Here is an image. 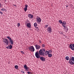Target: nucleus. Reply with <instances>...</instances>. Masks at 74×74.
<instances>
[{"instance_id":"obj_1","label":"nucleus","mask_w":74,"mask_h":74,"mask_svg":"<svg viewBox=\"0 0 74 74\" xmlns=\"http://www.w3.org/2000/svg\"><path fill=\"white\" fill-rule=\"evenodd\" d=\"M39 53L40 55L43 56H45L47 55V53H46V51H45V49H41L39 51Z\"/></svg>"},{"instance_id":"obj_2","label":"nucleus","mask_w":74,"mask_h":74,"mask_svg":"<svg viewBox=\"0 0 74 74\" xmlns=\"http://www.w3.org/2000/svg\"><path fill=\"white\" fill-rule=\"evenodd\" d=\"M69 62L70 63V64H74V57H72L71 59L70 58L69 59Z\"/></svg>"},{"instance_id":"obj_3","label":"nucleus","mask_w":74,"mask_h":74,"mask_svg":"<svg viewBox=\"0 0 74 74\" xmlns=\"http://www.w3.org/2000/svg\"><path fill=\"white\" fill-rule=\"evenodd\" d=\"M29 49L30 51H32V52H34V47L33 46H31L29 47L28 48Z\"/></svg>"},{"instance_id":"obj_4","label":"nucleus","mask_w":74,"mask_h":74,"mask_svg":"<svg viewBox=\"0 0 74 74\" xmlns=\"http://www.w3.org/2000/svg\"><path fill=\"white\" fill-rule=\"evenodd\" d=\"M35 56L38 59H39L40 58V56L38 54V52H36L35 53Z\"/></svg>"},{"instance_id":"obj_5","label":"nucleus","mask_w":74,"mask_h":74,"mask_svg":"<svg viewBox=\"0 0 74 74\" xmlns=\"http://www.w3.org/2000/svg\"><path fill=\"white\" fill-rule=\"evenodd\" d=\"M4 44L8 45V40L7 39H5L4 40Z\"/></svg>"},{"instance_id":"obj_6","label":"nucleus","mask_w":74,"mask_h":74,"mask_svg":"<svg viewBox=\"0 0 74 74\" xmlns=\"http://www.w3.org/2000/svg\"><path fill=\"white\" fill-rule=\"evenodd\" d=\"M69 47L71 49L74 50V43L73 44H71L69 45Z\"/></svg>"},{"instance_id":"obj_7","label":"nucleus","mask_w":74,"mask_h":74,"mask_svg":"<svg viewBox=\"0 0 74 74\" xmlns=\"http://www.w3.org/2000/svg\"><path fill=\"white\" fill-rule=\"evenodd\" d=\"M36 21L38 23H40L41 22V19L40 18V17H38L36 18Z\"/></svg>"},{"instance_id":"obj_8","label":"nucleus","mask_w":74,"mask_h":74,"mask_svg":"<svg viewBox=\"0 0 74 74\" xmlns=\"http://www.w3.org/2000/svg\"><path fill=\"white\" fill-rule=\"evenodd\" d=\"M47 30V32H49V33H51V32H52V29L51 28V27H48Z\"/></svg>"},{"instance_id":"obj_9","label":"nucleus","mask_w":74,"mask_h":74,"mask_svg":"<svg viewBox=\"0 0 74 74\" xmlns=\"http://www.w3.org/2000/svg\"><path fill=\"white\" fill-rule=\"evenodd\" d=\"M35 47L36 49L38 50L40 49V48H41V47H40V45H35Z\"/></svg>"},{"instance_id":"obj_10","label":"nucleus","mask_w":74,"mask_h":74,"mask_svg":"<svg viewBox=\"0 0 74 74\" xmlns=\"http://www.w3.org/2000/svg\"><path fill=\"white\" fill-rule=\"evenodd\" d=\"M40 59L42 61H43V62H45V58L44 57H41L40 58Z\"/></svg>"},{"instance_id":"obj_11","label":"nucleus","mask_w":74,"mask_h":74,"mask_svg":"<svg viewBox=\"0 0 74 74\" xmlns=\"http://www.w3.org/2000/svg\"><path fill=\"white\" fill-rule=\"evenodd\" d=\"M6 48L7 49H12V46L11 45H9L8 47H6Z\"/></svg>"},{"instance_id":"obj_12","label":"nucleus","mask_w":74,"mask_h":74,"mask_svg":"<svg viewBox=\"0 0 74 74\" xmlns=\"http://www.w3.org/2000/svg\"><path fill=\"white\" fill-rule=\"evenodd\" d=\"M24 68L26 70V71H28L29 70V68H27V66H26V65H25L24 66Z\"/></svg>"},{"instance_id":"obj_13","label":"nucleus","mask_w":74,"mask_h":74,"mask_svg":"<svg viewBox=\"0 0 74 74\" xmlns=\"http://www.w3.org/2000/svg\"><path fill=\"white\" fill-rule=\"evenodd\" d=\"M10 42H9L10 43V44H11V45H12L14 44V42L13 41V40H12V39H11L10 40Z\"/></svg>"},{"instance_id":"obj_14","label":"nucleus","mask_w":74,"mask_h":74,"mask_svg":"<svg viewBox=\"0 0 74 74\" xmlns=\"http://www.w3.org/2000/svg\"><path fill=\"white\" fill-rule=\"evenodd\" d=\"M27 27H30L31 25L30 23H27Z\"/></svg>"},{"instance_id":"obj_15","label":"nucleus","mask_w":74,"mask_h":74,"mask_svg":"<svg viewBox=\"0 0 74 74\" xmlns=\"http://www.w3.org/2000/svg\"><path fill=\"white\" fill-rule=\"evenodd\" d=\"M28 17L32 19V18H33V16L31 14H29L28 16Z\"/></svg>"},{"instance_id":"obj_16","label":"nucleus","mask_w":74,"mask_h":74,"mask_svg":"<svg viewBox=\"0 0 74 74\" xmlns=\"http://www.w3.org/2000/svg\"><path fill=\"white\" fill-rule=\"evenodd\" d=\"M48 56L49 58H51L52 56V55L51 53H49V54H48Z\"/></svg>"},{"instance_id":"obj_17","label":"nucleus","mask_w":74,"mask_h":74,"mask_svg":"<svg viewBox=\"0 0 74 74\" xmlns=\"http://www.w3.org/2000/svg\"><path fill=\"white\" fill-rule=\"evenodd\" d=\"M65 59L66 60H69V57L68 56H66V57Z\"/></svg>"},{"instance_id":"obj_18","label":"nucleus","mask_w":74,"mask_h":74,"mask_svg":"<svg viewBox=\"0 0 74 74\" xmlns=\"http://www.w3.org/2000/svg\"><path fill=\"white\" fill-rule=\"evenodd\" d=\"M14 67L17 70V69H18V65H15L14 66Z\"/></svg>"},{"instance_id":"obj_19","label":"nucleus","mask_w":74,"mask_h":74,"mask_svg":"<svg viewBox=\"0 0 74 74\" xmlns=\"http://www.w3.org/2000/svg\"><path fill=\"white\" fill-rule=\"evenodd\" d=\"M62 24L63 25H66V22L64 21H63L62 23Z\"/></svg>"},{"instance_id":"obj_20","label":"nucleus","mask_w":74,"mask_h":74,"mask_svg":"<svg viewBox=\"0 0 74 74\" xmlns=\"http://www.w3.org/2000/svg\"><path fill=\"white\" fill-rule=\"evenodd\" d=\"M34 26L35 27H36V26H37V23H34Z\"/></svg>"},{"instance_id":"obj_21","label":"nucleus","mask_w":74,"mask_h":74,"mask_svg":"<svg viewBox=\"0 0 74 74\" xmlns=\"http://www.w3.org/2000/svg\"><path fill=\"white\" fill-rule=\"evenodd\" d=\"M59 22L60 23L62 24V21L61 20H59Z\"/></svg>"},{"instance_id":"obj_22","label":"nucleus","mask_w":74,"mask_h":74,"mask_svg":"<svg viewBox=\"0 0 74 74\" xmlns=\"http://www.w3.org/2000/svg\"><path fill=\"white\" fill-rule=\"evenodd\" d=\"M7 38H8L10 40L11 39V38H10V37L9 36H7Z\"/></svg>"},{"instance_id":"obj_23","label":"nucleus","mask_w":74,"mask_h":74,"mask_svg":"<svg viewBox=\"0 0 74 74\" xmlns=\"http://www.w3.org/2000/svg\"><path fill=\"white\" fill-rule=\"evenodd\" d=\"M24 10L25 12H26V11L27 10V8H24Z\"/></svg>"},{"instance_id":"obj_24","label":"nucleus","mask_w":74,"mask_h":74,"mask_svg":"<svg viewBox=\"0 0 74 74\" xmlns=\"http://www.w3.org/2000/svg\"><path fill=\"white\" fill-rule=\"evenodd\" d=\"M46 53L47 54H48V55L49 54V51H46Z\"/></svg>"},{"instance_id":"obj_25","label":"nucleus","mask_w":74,"mask_h":74,"mask_svg":"<svg viewBox=\"0 0 74 74\" xmlns=\"http://www.w3.org/2000/svg\"><path fill=\"white\" fill-rule=\"evenodd\" d=\"M65 30L67 32V31H68V30H69V29L67 28H66Z\"/></svg>"},{"instance_id":"obj_26","label":"nucleus","mask_w":74,"mask_h":74,"mask_svg":"<svg viewBox=\"0 0 74 74\" xmlns=\"http://www.w3.org/2000/svg\"><path fill=\"white\" fill-rule=\"evenodd\" d=\"M48 51L49 53H52V51L51 50H49V51Z\"/></svg>"},{"instance_id":"obj_27","label":"nucleus","mask_w":74,"mask_h":74,"mask_svg":"<svg viewBox=\"0 0 74 74\" xmlns=\"http://www.w3.org/2000/svg\"><path fill=\"white\" fill-rule=\"evenodd\" d=\"M21 52L22 54H24L25 53L22 51H21Z\"/></svg>"},{"instance_id":"obj_28","label":"nucleus","mask_w":74,"mask_h":74,"mask_svg":"<svg viewBox=\"0 0 74 74\" xmlns=\"http://www.w3.org/2000/svg\"><path fill=\"white\" fill-rule=\"evenodd\" d=\"M42 47H43V48H44V47H45V45H44L42 44Z\"/></svg>"},{"instance_id":"obj_29","label":"nucleus","mask_w":74,"mask_h":74,"mask_svg":"<svg viewBox=\"0 0 74 74\" xmlns=\"http://www.w3.org/2000/svg\"><path fill=\"white\" fill-rule=\"evenodd\" d=\"M2 11H5V9L4 8H2L1 10Z\"/></svg>"},{"instance_id":"obj_30","label":"nucleus","mask_w":74,"mask_h":74,"mask_svg":"<svg viewBox=\"0 0 74 74\" xmlns=\"http://www.w3.org/2000/svg\"><path fill=\"white\" fill-rule=\"evenodd\" d=\"M17 25H18V27H19V26H20V23H18Z\"/></svg>"},{"instance_id":"obj_31","label":"nucleus","mask_w":74,"mask_h":74,"mask_svg":"<svg viewBox=\"0 0 74 74\" xmlns=\"http://www.w3.org/2000/svg\"><path fill=\"white\" fill-rule=\"evenodd\" d=\"M48 27V25H45V28H47Z\"/></svg>"},{"instance_id":"obj_32","label":"nucleus","mask_w":74,"mask_h":74,"mask_svg":"<svg viewBox=\"0 0 74 74\" xmlns=\"http://www.w3.org/2000/svg\"><path fill=\"white\" fill-rule=\"evenodd\" d=\"M67 28V27H66L65 28H64V30H65Z\"/></svg>"},{"instance_id":"obj_33","label":"nucleus","mask_w":74,"mask_h":74,"mask_svg":"<svg viewBox=\"0 0 74 74\" xmlns=\"http://www.w3.org/2000/svg\"><path fill=\"white\" fill-rule=\"evenodd\" d=\"M25 8H27V7H28V5H25Z\"/></svg>"},{"instance_id":"obj_34","label":"nucleus","mask_w":74,"mask_h":74,"mask_svg":"<svg viewBox=\"0 0 74 74\" xmlns=\"http://www.w3.org/2000/svg\"><path fill=\"white\" fill-rule=\"evenodd\" d=\"M27 74H31V73L29 72V71L27 72Z\"/></svg>"},{"instance_id":"obj_35","label":"nucleus","mask_w":74,"mask_h":74,"mask_svg":"<svg viewBox=\"0 0 74 74\" xmlns=\"http://www.w3.org/2000/svg\"><path fill=\"white\" fill-rule=\"evenodd\" d=\"M62 26H63V27H64V28L65 27H66V25H62Z\"/></svg>"},{"instance_id":"obj_36","label":"nucleus","mask_w":74,"mask_h":74,"mask_svg":"<svg viewBox=\"0 0 74 74\" xmlns=\"http://www.w3.org/2000/svg\"><path fill=\"white\" fill-rule=\"evenodd\" d=\"M39 43H40V44H41V41L40 40H39Z\"/></svg>"},{"instance_id":"obj_37","label":"nucleus","mask_w":74,"mask_h":74,"mask_svg":"<svg viewBox=\"0 0 74 74\" xmlns=\"http://www.w3.org/2000/svg\"><path fill=\"white\" fill-rule=\"evenodd\" d=\"M1 3L0 2V7H1Z\"/></svg>"},{"instance_id":"obj_38","label":"nucleus","mask_w":74,"mask_h":74,"mask_svg":"<svg viewBox=\"0 0 74 74\" xmlns=\"http://www.w3.org/2000/svg\"><path fill=\"white\" fill-rule=\"evenodd\" d=\"M0 14H3V12H2L0 11Z\"/></svg>"},{"instance_id":"obj_39","label":"nucleus","mask_w":74,"mask_h":74,"mask_svg":"<svg viewBox=\"0 0 74 74\" xmlns=\"http://www.w3.org/2000/svg\"><path fill=\"white\" fill-rule=\"evenodd\" d=\"M13 5L14 6H16V5Z\"/></svg>"},{"instance_id":"obj_40","label":"nucleus","mask_w":74,"mask_h":74,"mask_svg":"<svg viewBox=\"0 0 74 74\" xmlns=\"http://www.w3.org/2000/svg\"><path fill=\"white\" fill-rule=\"evenodd\" d=\"M23 73L24 74H25V72H24V71H23Z\"/></svg>"},{"instance_id":"obj_41","label":"nucleus","mask_w":74,"mask_h":74,"mask_svg":"<svg viewBox=\"0 0 74 74\" xmlns=\"http://www.w3.org/2000/svg\"><path fill=\"white\" fill-rule=\"evenodd\" d=\"M66 8H67V7H68V5L66 6Z\"/></svg>"},{"instance_id":"obj_42","label":"nucleus","mask_w":74,"mask_h":74,"mask_svg":"<svg viewBox=\"0 0 74 74\" xmlns=\"http://www.w3.org/2000/svg\"><path fill=\"white\" fill-rule=\"evenodd\" d=\"M4 1H5V2H6V1H6V0H5Z\"/></svg>"},{"instance_id":"obj_43","label":"nucleus","mask_w":74,"mask_h":74,"mask_svg":"<svg viewBox=\"0 0 74 74\" xmlns=\"http://www.w3.org/2000/svg\"><path fill=\"white\" fill-rule=\"evenodd\" d=\"M36 28L38 29V27H36Z\"/></svg>"}]
</instances>
